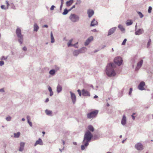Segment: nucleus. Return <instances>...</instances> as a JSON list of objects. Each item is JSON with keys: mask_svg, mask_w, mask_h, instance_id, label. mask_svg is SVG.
<instances>
[{"mask_svg": "<svg viewBox=\"0 0 153 153\" xmlns=\"http://www.w3.org/2000/svg\"><path fill=\"white\" fill-rule=\"evenodd\" d=\"M62 141V143L63 145H64L65 144V141L63 140H61Z\"/></svg>", "mask_w": 153, "mask_h": 153, "instance_id": "0e129e2a", "label": "nucleus"}, {"mask_svg": "<svg viewBox=\"0 0 153 153\" xmlns=\"http://www.w3.org/2000/svg\"><path fill=\"white\" fill-rule=\"evenodd\" d=\"M39 29V27L36 23H35L34 25L33 30L37 32L38 31Z\"/></svg>", "mask_w": 153, "mask_h": 153, "instance_id": "b1692460", "label": "nucleus"}, {"mask_svg": "<svg viewBox=\"0 0 153 153\" xmlns=\"http://www.w3.org/2000/svg\"><path fill=\"white\" fill-rule=\"evenodd\" d=\"M20 134V133L19 132H18L16 133H14V137L15 138H18L19 137Z\"/></svg>", "mask_w": 153, "mask_h": 153, "instance_id": "7c9ffc66", "label": "nucleus"}, {"mask_svg": "<svg viewBox=\"0 0 153 153\" xmlns=\"http://www.w3.org/2000/svg\"><path fill=\"white\" fill-rule=\"evenodd\" d=\"M135 148L138 150H142L143 149V146L140 143H137L135 145Z\"/></svg>", "mask_w": 153, "mask_h": 153, "instance_id": "423d86ee", "label": "nucleus"}, {"mask_svg": "<svg viewBox=\"0 0 153 153\" xmlns=\"http://www.w3.org/2000/svg\"><path fill=\"white\" fill-rule=\"evenodd\" d=\"M61 5H63L64 3V0H61Z\"/></svg>", "mask_w": 153, "mask_h": 153, "instance_id": "bf43d9fd", "label": "nucleus"}, {"mask_svg": "<svg viewBox=\"0 0 153 153\" xmlns=\"http://www.w3.org/2000/svg\"><path fill=\"white\" fill-rule=\"evenodd\" d=\"M48 25H44L43 26V27H46V28H47L48 27Z\"/></svg>", "mask_w": 153, "mask_h": 153, "instance_id": "052dcab7", "label": "nucleus"}, {"mask_svg": "<svg viewBox=\"0 0 153 153\" xmlns=\"http://www.w3.org/2000/svg\"><path fill=\"white\" fill-rule=\"evenodd\" d=\"M62 90V87L61 85L58 84L56 87V91L58 93H59Z\"/></svg>", "mask_w": 153, "mask_h": 153, "instance_id": "a211bd4d", "label": "nucleus"}, {"mask_svg": "<svg viewBox=\"0 0 153 153\" xmlns=\"http://www.w3.org/2000/svg\"><path fill=\"white\" fill-rule=\"evenodd\" d=\"M55 71L54 69H51L49 71V74L52 75H53L55 73Z\"/></svg>", "mask_w": 153, "mask_h": 153, "instance_id": "c756f323", "label": "nucleus"}, {"mask_svg": "<svg viewBox=\"0 0 153 153\" xmlns=\"http://www.w3.org/2000/svg\"><path fill=\"white\" fill-rule=\"evenodd\" d=\"M16 33L18 38V41L21 44L23 43V35L22 34L21 30V29L18 27L16 31Z\"/></svg>", "mask_w": 153, "mask_h": 153, "instance_id": "7ed1b4c3", "label": "nucleus"}, {"mask_svg": "<svg viewBox=\"0 0 153 153\" xmlns=\"http://www.w3.org/2000/svg\"><path fill=\"white\" fill-rule=\"evenodd\" d=\"M92 31L94 32H97V30L95 29H94L93 30H92Z\"/></svg>", "mask_w": 153, "mask_h": 153, "instance_id": "69168bd1", "label": "nucleus"}, {"mask_svg": "<svg viewBox=\"0 0 153 153\" xmlns=\"http://www.w3.org/2000/svg\"><path fill=\"white\" fill-rule=\"evenodd\" d=\"M4 62L2 61H0V66H2L4 65Z\"/></svg>", "mask_w": 153, "mask_h": 153, "instance_id": "09e8293b", "label": "nucleus"}, {"mask_svg": "<svg viewBox=\"0 0 153 153\" xmlns=\"http://www.w3.org/2000/svg\"><path fill=\"white\" fill-rule=\"evenodd\" d=\"M78 44V42H77L76 43H75L74 44H73V45L72 46L76 48H78V46H76V45H77Z\"/></svg>", "mask_w": 153, "mask_h": 153, "instance_id": "a18cd8bd", "label": "nucleus"}, {"mask_svg": "<svg viewBox=\"0 0 153 153\" xmlns=\"http://www.w3.org/2000/svg\"><path fill=\"white\" fill-rule=\"evenodd\" d=\"M25 143L23 142H21L20 143V146L24 148L25 146Z\"/></svg>", "mask_w": 153, "mask_h": 153, "instance_id": "37998d69", "label": "nucleus"}, {"mask_svg": "<svg viewBox=\"0 0 153 153\" xmlns=\"http://www.w3.org/2000/svg\"><path fill=\"white\" fill-rule=\"evenodd\" d=\"M55 7L53 5L51 6V7L50 8V10H54V8Z\"/></svg>", "mask_w": 153, "mask_h": 153, "instance_id": "3c124183", "label": "nucleus"}, {"mask_svg": "<svg viewBox=\"0 0 153 153\" xmlns=\"http://www.w3.org/2000/svg\"><path fill=\"white\" fill-rule=\"evenodd\" d=\"M0 92H4V91L3 88L0 89Z\"/></svg>", "mask_w": 153, "mask_h": 153, "instance_id": "13d9d810", "label": "nucleus"}, {"mask_svg": "<svg viewBox=\"0 0 153 153\" xmlns=\"http://www.w3.org/2000/svg\"><path fill=\"white\" fill-rule=\"evenodd\" d=\"M126 116L125 115H123L121 120V124L123 125H125L126 124Z\"/></svg>", "mask_w": 153, "mask_h": 153, "instance_id": "2eb2a0df", "label": "nucleus"}, {"mask_svg": "<svg viewBox=\"0 0 153 153\" xmlns=\"http://www.w3.org/2000/svg\"><path fill=\"white\" fill-rule=\"evenodd\" d=\"M143 32V29H139L135 31V34L136 35H139L142 34Z\"/></svg>", "mask_w": 153, "mask_h": 153, "instance_id": "dca6fc26", "label": "nucleus"}, {"mask_svg": "<svg viewBox=\"0 0 153 153\" xmlns=\"http://www.w3.org/2000/svg\"><path fill=\"white\" fill-rule=\"evenodd\" d=\"M11 8L12 9H14V10L16 9V7H15V6L13 4H11Z\"/></svg>", "mask_w": 153, "mask_h": 153, "instance_id": "864d4df0", "label": "nucleus"}, {"mask_svg": "<svg viewBox=\"0 0 153 153\" xmlns=\"http://www.w3.org/2000/svg\"><path fill=\"white\" fill-rule=\"evenodd\" d=\"M126 140V139H125V140H123L122 141V143H124V142Z\"/></svg>", "mask_w": 153, "mask_h": 153, "instance_id": "774afa93", "label": "nucleus"}, {"mask_svg": "<svg viewBox=\"0 0 153 153\" xmlns=\"http://www.w3.org/2000/svg\"><path fill=\"white\" fill-rule=\"evenodd\" d=\"M79 53H80L79 51L78 50H75L73 52V54L74 56H77Z\"/></svg>", "mask_w": 153, "mask_h": 153, "instance_id": "412c9836", "label": "nucleus"}, {"mask_svg": "<svg viewBox=\"0 0 153 153\" xmlns=\"http://www.w3.org/2000/svg\"><path fill=\"white\" fill-rule=\"evenodd\" d=\"M23 149L24 148L20 146L19 149V151L20 152H22L23 150Z\"/></svg>", "mask_w": 153, "mask_h": 153, "instance_id": "603ef678", "label": "nucleus"}, {"mask_svg": "<svg viewBox=\"0 0 153 153\" xmlns=\"http://www.w3.org/2000/svg\"><path fill=\"white\" fill-rule=\"evenodd\" d=\"M93 137V135L89 131H87L85 132L84 134L82 143H84L85 142L89 143L92 138Z\"/></svg>", "mask_w": 153, "mask_h": 153, "instance_id": "f03ea898", "label": "nucleus"}, {"mask_svg": "<svg viewBox=\"0 0 153 153\" xmlns=\"http://www.w3.org/2000/svg\"><path fill=\"white\" fill-rule=\"evenodd\" d=\"M7 57H5L4 56H2L1 59V60H6L7 59Z\"/></svg>", "mask_w": 153, "mask_h": 153, "instance_id": "49530a36", "label": "nucleus"}, {"mask_svg": "<svg viewBox=\"0 0 153 153\" xmlns=\"http://www.w3.org/2000/svg\"><path fill=\"white\" fill-rule=\"evenodd\" d=\"M98 96L96 95H95V96H94V99H95V98H98Z\"/></svg>", "mask_w": 153, "mask_h": 153, "instance_id": "338daca9", "label": "nucleus"}, {"mask_svg": "<svg viewBox=\"0 0 153 153\" xmlns=\"http://www.w3.org/2000/svg\"><path fill=\"white\" fill-rule=\"evenodd\" d=\"M27 123L29 124L30 126V127L32 126V124L31 122H30V117L29 116H27Z\"/></svg>", "mask_w": 153, "mask_h": 153, "instance_id": "5701e85b", "label": "nucleus"}, {"mask_svg": "<svg viewBox=\"0 0 153 153\" xmlns=\"http://www.w3.org/2000/svg\"><path fill=\"white\" fill-rule=\"evenodd\" d=\"M70 93L71 94V97L72 101V102L74 104L76 101V96L75 94L73 93H72L71 91L70 92Z\"/></svg>", "mask_w": 153, "mask_h": 153, "instance_id": "1a4fd4ad", "label": "nucleus"}, {"mask_svg": "<svg viewBox=\"0 0 153 153\" xmlns=\"http://www.w3.org/2000/svg\"><path fill=\"white\" fill-rule=\"evenodd\" d=\"M152 9V7L151 6H149V7L148 10V12L149 13H150L151 12V11Z\"/></svg>", "mask_w": 153, "mask_h": 153, "instance_id": "58836bf2", "label": "nucleus"}, {"mask_svg": "<svg viewBox=\"0 0 153 153\" xmlns=\"http://www.w3.org/2000/svg\"><path fill=\"white\" fill-rule=\"evenodd\" d=\"M49 100V99L48 98H47L45 101V102H48Z\"/></svg>", "mask_w": 153, "mask_h": 153, "instance_id": "680f3d73", "label": "nucleus"}, {"mask_svg": "<svg viewBox=\"0 0 153 153\" xmlns=\"http://www.w3.org/2000/svg\"><path fill=\"white\" fill-rule=\"evenodd\" d=\"M145 85V83L143 82H141L138 86V88L140 90H143L144 89V86Z\"/></svg>", "mask_w": 153, "mask_h": 153, "instance_id": "9b49d317", "label": "nucleus"}, {"mask_svg": "<svg viewBox=\"0 0 153 153\" xmlns=\"http://www.w3.org/2000/svg\"><path fill=\"white\" fill-rule=\"evenodd\" d=\"M123 61L122 58L118 56L114 58V63H110L108 64L105 70V73L109 77L115 76L116 74L114 68L116 67V65L120 66L122 64Z\"/></svg>", "mask_w": 153, "mask_h": 153, "instance_id": "f257e3e1", "label": "nucleus"}, {"mask_svg": "<svg viewBox=\"0 0 153 153\" xmlns=\"http://www.w3.org/2000/svg\"><path fill=\"white\" fill-rule=\"evenodd\" d=\"M88 128L91 131L93 132L94 131V128L91 125H89L88 126Z\"/></svg>", "mask_w": 153, "mask_h": 153, "instance_id": "bb28decb", "label": "nucleus"}, {"mask_svg": "<svg viewBox=\"0 0 153 153\" xmlns=\"http://www.w3.org/2000/svg\"><path fill=\"white\" fill-rule=\"evenodd\" d=\"M151 40L150 39H149V40L148 42L147 43V47L148 48L149 46H150L151 44Z\"/></svg>", "mask_w": 153, "mask_h": 153, "instance_id": "e433bc0d", "label": "nucleus"}, {"mask_svg": "<svg viewBox=\"0 0 153 153\" xmlns=\"http://www.w3.org/2000/svg\"><path fill=\"white\" fill-rule=\"evenodd\" d=\"M1 7L2 9H3V10L7 9L6 7H5V5H1Z\"/></svg>", "mask_w": 153, "mask_h": 153, "instance_id": "79ce46f5", "label": "nucleus"}, {"mask_svg": "<svg viewBox=\"0 0 153 153\" xmlns=\"http://www.w3.org/2000/svg\"><path fill=\"white\" fill-rule=\"evenodd\" d=\"M143 62V60L142 59L140 61L138 62L137 64V66L135 68V71H137L142 66Z\"/></svg>", "mask_w": 153, "mask_h": 153, "instance_id": "6e6552de", "label": "nucleus"}, {"mask_svg": "<svg viewBox=\"0 0 153 153\" xmlns=\"http://www.w3.org/2000/svg\"><path fill=\"white\" fill-rule=\"evenodd\" d=\"M82 95L84 96L90 97V92L84 89L82 90Z\"/></svg>", "mask_w": 153, "mask_h": 153, "instance_id": "0eeeda50", "label": "nucleus"}, {"mask_svg": "<svg viewBox=\"0 0 153 153\" xmlns=\"http://www.w3.org/2000/svg\"><path fill=\"white\" fill-rule=\"evenodd\" d=\"M93 37L92 36H91L89 37L86 41L85 43V45L86 46L89 45L90 43L93 40Z\"/></svg>", "mask_w": 153, "mask_h": 153, "instance_id": "f8f14e48", "label": "nucleus"}, {"mask_svg": "<svg viewBox=\"0 0 153 153\" xmlns=\"http://www.w3.org/2000/svg\"><path fill=\"white\" fill-rule=\"evenodd\" d=\"M83 143L84 144V145H82L81 146V149L82 150H84L85 149V147H87L89 145V143L87 142H85V143Z\"/></svg>", "mask_w": 153, "mask_h": 153, "instance_id": "aec40b11", "label": "nucleus"}, {"mask_svg": "<svg viewBox=\"0 0 153 153\" xmlns=\"http://www.w3.org/2000/svg\"><path fill=\"white\" fill-rule=\"evenodd\" d=\"M73 40V39H71L69 41V42L67 43V45L68 47H72L73 45V44H71V43L72 42Z\"/></svg>", "mask_w": 153, "mask_h": 153, "instance_id": "a878e982", "label": "nucleus"}, {"mask_svg": "<svg viewBox=\"0 0 153 153\" xmlns=\"http://www.w3.org/2000/svg\"><path fill=\"white\" fill-rule=\"evenodd\" d=\"M97 22L95 20V19H93L91 22L90 25L91 26H94L95 25H97Z\"/></svg>", "mask_w": 153, "mask_h": 153, "instance_id": "f3484780", "label": "nucleus"}, {"mask_svg": "<svg viewBox=\"0 0 153 153\" xmlns=\"http://www.w3.org/2000/svg\"><path fill=\"white\" fill-rule=\"evenodd\" d=\"M133 23V22L131 20H128L126 23L127 26H129L131 25Z\"/></svg>", "mask_w": 153, "mask_h": 153, "instance_id": "c85d7f7f", "label": "nucleus"}, {"mask_svg": "<svg viewBox=\"0 0 153 153\" xmlns=\"http://www.w3.org/2000/svg\"><path fill=\"white\" fill-rule=\"evenodd\" d=\"M68 10L67 8H65L63 12L62 13L63 15H66L68 14Z\"/></svg>", "mask_w": 153, "mask_h": 153, "instance_id": "473e14b6", "label": "nucleus"}, {"mask_svg": "<svg viewBox=\"0 0 153 153\" xmlns=\"http://www.w3.org/2000/svg\"><path fill=\"white\" fill-rule=\"evenodd\" d=\"M73 2V0H69V1H67L66 3V4L67 7H69L71 6Z\"/></svg>", "mask_w": 153, "mask_h": 153, "instance_id": "4be33fe9", "label": "nucleus"}, {"mask_svg": "<svg viewBox=\"0 0 153 153\" xmlns=\"http://www.w3.org/2000/svg\"><path fill=\"white\" fill-rule=\"evenodd\" d=\"M77 91L79 94V95L80 96H81L82 94V93H81V90L80 89H78Z\"/></svg>", "mask_w": 153, "mask_h": 153, "instance_id": "a19ab883", "label": "nucleus"}, {"mask_svg": "<svg viewBox=\"0 0 153 153\" xmlns=\"http://www.w3.org/2000/svg\"><path fill=\"white\" fill-rule=\"evenodd\" d=\"M43 143L42 140L40 138H39L38 140H37L35 143L34 146H36L37 145H43Z\"/></svg>", "mask_w": 153, "mask_h": 153, "instance_id": "ddd939ff", "label": "nucleus"}, {"mask_svg": "<svg viewBox=\"0 0 153 153\" xmlns=\"http://www.w3.org/2000/svg\"><path fill=\"white\" fill-rule=\"evenodd\" d=\"M116 28L117 27H114L109 29L108 31V33L107 36H109L113 34L116 30Z\"/></svg>", "mask_w": 153, "mask_h": 153, "instance_id": "9d476101", "label": "nucleus"}, {"mask_svg": "<svg viewBox=\"0 0 153 153\" xmlns=\"http://www.w3.org/2000/svg\"><path fill=\"white\" fill-rule=\"evenodd\" d=\"M69 18L72 22H77L79 19V16L74 13L71 14Z\"/></svg>", "mask_w": 153, "mask_h": 153, "instance_id": "20e7f679", "label": "nucleus"}, {"mask_svg": "<svg viewBox=\"0 0 153 153\" xmlns=\"http://www.w3.org/2000/svg\"><path fill=\"white\" fill-rule=\"evenodd\" d=\"M132 91V88H130V89H129V95L131 94Z\"/></svg>", "mask_w": 153, "mask_h": 153, "instance_id": "de8ad7c7", "label": "nucleus"}, {"mask_svg": "<svg viewBox=\"0 0 153 153\" xmlns=\"http://www.w3.org/2000/svg\"><path fill=\"white\" fill-rule=\"evenodd\" d=\"M99 138V136L96 134H95L94 136H93L92 138L94 140H97Z\"/></svg>", "mask_w": 153, "mask_h": 153, "instance_id": "72a5a7b5", "label": "nucleus"}, {"mask_svg": "<svg viewBox=\"0 0 153 153\" xmlns=\"http://www.w3.org/2000/svg\"><path fill=\"white\" fill-rule=\"evenodd\" d=\"M79 50L80 53H85L87 50V48L85 47H83L79 49Z\"/></svg>", "mask_w": 153, "mask_h": 153, "instance_id": "6ab92c4d", "label": "nucleus"}, {"mask_svg": "<svg viewBox=\"0 0 153 153\" xmlns=\"http://www.w3.org/2000/svg\"><path fill=\"white\" fill-rule=\"evenodd\" d=\"M118 27L120 29L121 31L123 32L125 31V29L121 25H118Z\"/></svg>", "mask_w": 153, "mask_h": 153, "instance_id": "cd10ccee", "label": "nucleus"}, {"mask_svg": "<svg viewBox=\"0 0 153 153\" xmlns=\"http://www.w3.org/2000/svg\"><path fill=\"white\" fill-rule=\"evenodd\" d=\"M6 4H7V9H8V7L10 5V4L8 2V1H6Z\"/></svg>", "mask_w": 153, "mask_h": 153, "instance_id": "c03bdc74", "label": "nucleus"}, {"mask_svg": "<svg viewBox=\"0 0 153 153\" xmlns=\"http://www.w3.org/2000/svg\"><path fill=\"white\" fill-rule=\"evenodd\" d=\"M126 41L127 39H124L122 43V45H125Z\"/></svg>", "mask_w": 153, "mask_h": 153, "instance_id": "ea45409f", "label": "nucleus"}, {"mask_svg": "<svg viewBox=\"0 0 153 153\" xmlns=\"http://www.w3.org/2000/svg\"><path fill=\"white\" fill-rule=\"evenodd\" d=\"M62 6H63V5H60V8H59V10H62Z\"/></svg>", "mask_w": 153, "mask_h": 153, "instance_id": "e2e57ef3", "label": "nucleus"}, {"mask_svg": "<svg viewBox=\"0 0 153 153\" xmlns=\"http://www.w3.org/2000/svg\"><path fill=\"white\" fill-rule=\"evenodd\" d=\"M22 49L23 51H26L27 50V48L25 47H24Z\"/></svg>", "mask_w": 153, "mask_h": 153, "instance_id": "6e6d98bb", "label": "nucleus"}, {"mask_svg": "<svg viewBox=\"0 0 153 153\" xmlns=\"http://www.w3.org/2000/svg\"><path fill=\"white\" fill-rule=\"evenodd\" d=\"M94 11L92 10H88L87 11V13L89 18H91L94 14Z\"/></svg>", "mask_w": 153, "mask_h": 153, "instance_id": "4468645a", "label": "nucleus"}, {"mask_svg": "<svg viewBox=\"0 0 153 153\" xmlns=\"http://www.w3.org/2000/svg\"><path fill=\"white\" fill-rule=\"evenodd\" d=\"M137 13L140 17L141 18H142L143 16V15L140 12H138Z\"/></svg>", "mask_w": 153, "mask_h": 153, "instance_id": "c9c22d12", "label": "nucleus"}, {"mask_svg": "<svg viewBox=\"0 0 153 153\" xmlns=\"http://www.w3.org/2000/svg\"><path fill=\"white\" fill-rule=\"evenodd\" d=\"M50 96H52L53 95V91L50 92Z\"/></svg>", "mask_w": 153, "mask_h": 153, "instance_id": "4d7b16f0", "label": "nucleus"}, {"mask_svg": "<svg viewBox=\"0 0 153 153\" xmlns=\"http://www.w3.org/2000/svg\"><path fill=\"white\" fill-rule=\"evenodd\" d=\"M54 67L55 69L54 70L55 71H57L60 68L59 66H58L56 65H55Z\"/></svg>", "mask_w": 153, "mask_h": 153, "instance_id": "f704fd0d", "label": "nucleus"}, {"mask_svg": "<svg viewBox=\"0 0 153 153\" xmlns=\"http://www.w3.org/2000/svg\"><path fill=\"white\" fill-rule=\"evenodd\" d=\"M135 113H134L132 114V115H131V117H132L133 120H134L135 119V116H134V115H135Z\"/></svg>", "mask_w": 153, "mask_h": 153, "instance_id": "8fccbe9b", "label": "nucleus"}, {"mask_svg": "<svg viewBox=\"0 0 153 153\" xmlns=\"http://www.w3.org/2000/svg\"><path fill=\"white\" fill-rule=\"evenodd\" d=\"M11 117L10 116H8V117H6V120L8 121H9L11 120Z\"/></svg>", "mask_w": 153, "mask_h": 153, "instance_id": "4c0bfd02", "label": "nucleus"}, {"mask_svg": "<svg viewBox=\"0 0 153 153\" xmlns=\"http://www.w3.org/2000/svg\"><path fill=\"white\" fill-rule=\"evenodd\" d=\"M45 112L47 115H48L51 114H52V111H51L48 110L47 109L45 110Z\"/></svg>", "mask_w": 153, "mask_h": 153, "instance_id": "2f4dec72", "label": "nucleus"}, {"mask_svg": "<svg viewBox=\"0 0 153 153\" xmlns=\"http://www.w3.org/2000/svg\"><path fill=\"white\" fill-rule=\"evenodd\" d=\"M98 112L97 110H95L88 113L87 114V118L88 119H91L96 117Z\"/></svg>", "mask_w": 153, "mask_h": 153, "instance_id": "39448f33", "label": "nucleus"}, {"mask_svg": "<svg viewBox=\"0 0 153 153\" xmlns=\"http://www.w3.org/2000/svg\"><path fill=\"white\" fill-rule=\"evenodd\" d=\"M51 42L53 43L55 42L53 36V33L52 32H51Z\"/></svg>", "mask_w": 153, "mask_h": 153, "instance_id": "393cba45", "label": "nucleus"}, {"mask_svg": "<svg viewBox=\"0 0 153 153\" xmlns=\"http://www.w3.org/2000/svg\"><path fill=\"white\" fill-rule=\"evenodd\" d=\"M48 89L49 92H51L52 91V88L51 87H50V86H49L48 87Z\"/></svg>", "mask_w": 153, "mask_h": 153, "instance_id": "5fc2aeb1", "label": "nucleus"}]
</instances>
